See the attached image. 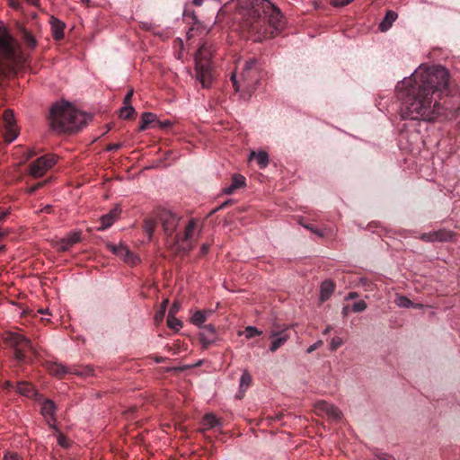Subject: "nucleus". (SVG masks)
Listing matches in <instances>:
<instances>
[{"mask_svg":"<svg viewBox=\"0 0 460 460\" xmlns=\"http://www.w3.org/2000/svg\"><path fill=\"white\" fill-rule=\"evenodd\" d=\"M156 223L154 219L146 218L144 221V231L148 235V239L151 240L155 233Z\"/></svg>","mask_w":460,"mask_h":460,"instance_id":"c756f323","label":"nucleus"},{"mask_svg":"<svg viewBox=\"0 0 460 460\" xmlns=\"http://www.w3.org/2000/svg\"><path fill=\"white\" fill-rule=\"evenodd\" d=\"M120 257L125 262L135 264L139 261L138 257H137L126 245L121 251Z\"/></svg>","mask_w":460,"mask_h":460,"instance_id":"bb28decb","label":"nucleus"},{"mask_svg":"<svg viewBox=\"0 0 460 460\" xmlns=\"http://www.w3.org/2000/svg\"><path fill=\"white\" fill-rule=\"evenodd\" d=\"M299 224L305 227V229L309 230L310 232L315 234L317 236L319 237H323L325 235V233L323 230L322 229H319L317 227H315L314 225L312 224H305L303 222H299Z\"/></svg>","mask_w":460,"mask_h":460,"instance_id":"c9c22d12","label":"nucleus"},{"mask_svg":"<svg viewBox=\"0 0 460 460\" xmlns=\"http://www.w3.org/2000/svg\"><path fill=\"white\" fill-rule=\"evenodd\" d=\"M357 297H358V294L357 292H349L346 299H355Z\"/></svg>","mask_w":460,"mask_h":460,"instance_id":"13d9d810","label":"nucleus"},{"mask_svg":"<svg viewBox=\"0 0 460 460\" xmlns=\"http://www.w3.org/2000/svg\"><path fill=\"white\" fill-rule=\"evenodd\" d=\"M199 339L202 347L208 349L217 339L215 326L211 323L203 325Z\"/></svg>","mask_w":460,"mask_h":460,"instance_id":"2eb2a0df","label":"nucleus"},{"mask_svg":"<svg viewBox=\"0 0 460 460\" xmlns=\"http://www.w3.org/2000/svg\"><path fill=\"white\" fill-rule=\"evenodd\" d=\"M205 50V46L200 47L195 58L196 79L203 88H209L213 81V75L211 64Z\"/></svg>","mask_w":460,"mask_h":460,"instance_id":"6e6552de","label":"nucleus"},{"mask_svg":"<svg viewBox=\"0 0 460 460\" xmlns=\"http://www.w3.org/2000/svg\"><path fill=\"white\" fill-rule=\"evenodd\" d=\"M58 433V443L62 447H69V441L66 437H65L61 431L58 429V431H56Z\"/></svg>","mask_w":460,"mask_h":460,"instance_id":"a19ab883","label":"nucleus"},{"mask_svg":"<svg viewBox=\"0 0 460 460\" xmlns=\"http://www.w3.org/2000/svg\"><path fill=\"white\" fill-rule=\"evenodd\" d=\"M6 216H7V212H4V213L0 214V221H3Z\"/></svg>","mask_w":460,"mask_h":460,"instance_id":"774afa93","label":"nucleus"},{"mask_svg":"<svg viewBox=\"0 0 460 460\" xmlns=\"http://www.w3.org/2000/svg\"><path fill=\"white\" fill-rule=\"evenodd\" d=\"M167 304H168L167 299L163 301L160 310L156 312L155 316L156 321L163 319V317L165 314V311H166Z\"/></svg>","mask_w":460,"mask_h":460,"instance_id":"ea45409f","label":"nucleus"},{"mask_svg":"<svg viewBox=\"0 0 460 460\" xmlns=\"http://www.w3.org/2000/svg\"><path fill=\"white\" fill-rule=\"evenodd\" d=\"M135 114V109L131 104H124L119 110V117L124 119H131Z\"/></svg>","mask_w":460,"mask_h":460,"instance_id":"7c9ffc66","label":"nucleus"},{"mask_svg":"<svg viewBox=\"0 0 460 460\" xmlns=\"http://www.w3.org/2000/svg\"><path fill=\"white\" fill-rule=\"evenodd\" d=\"M81 241V232H71L62 238L57 244L60 252L68 251L74 244Z\"/></svg>","mask_w":460,"mask_h":460,"instance_id":"f3484780","label":"nucleus"},{"mask_svg":"<svg viewBox=\"0 0 460 460\" xmlns=\"http://www.w3.org/2000/svg\"><path fill=\"white\" fill-rule=\"evenodd\" d=\"M205 0H192V4L195 6H201Z\"/></svg>","mask_w":460,"mask_h":460,"instance_id":"052dcab7","label":"nucleus"},{"mask_svg":"<svg viewBox=\"0 0 460 460\" xmlns=\"http://www.w3.org/2000/svg\"><path fill=\"white\" fill-rule=\"evenodd\" d=\"M202 226H199L198 220L195 218H191L189 220L188 224L185 226L182 233H177L174 235V243H190L194 238L195 234L199 235L201 233Z\"/></svg>","mask_w":460,"mask_h":460,"instance_id":"ddd939ff","label":"nucleus"},{"mask_svg":"<svg viewBox=\"0 0 460 460\" xmlns=\"http://www.w3.org/2000/svg\"><path fill=\"white\" fill-rule=\"evenodd\" d=\"M374 460H395V458L391 455L378 454V455H376Z\"/></svg>","mask_w":460,"mask_h":460,"instance_id":"09e8293b","label":"nucleus"},{"mask_svg":"<svg viewBox=\"0 0 460 460\" xmlns=\"http://www.w3.org/2000/svg\"><path fill=\"white\" fill-rule=\"evenodd\" d=\"M17 392L24 396L28 395L29 385L26 382H20L17 384Z\"/></svg>","mask_w":460,"mask_h":460,"instance_id":"79ce46f5","label":"nucleus"},{"mask_svg":"<svg viewBox=\"0 0 460 460\" xmlns=\"http://www.w3.org/2000/svg\"><path fill=\"white\" fill-rule=\"evenodd\" d=\"M133 93H134V91L133 89H130L127 93L126 95L124 96V99H123V103L124 104H130L131 102V99H132V96H133Z\"/></svg>","mask_w":460,"mask_h":460,"instance_id":"3c124183","label":"nucleus"},{"mask_svg":"<svg viewBox=\"0 0 460 460\" xmlns=\"http://www.w3.org/2000/svg\"><path fill=\"white\" fill-rule=\"evenodd\" d=\"M246 339L250 340L261 335L262 332L254 326H247L243 331Z\"/></svg>","mask_w":460,"mask_h":460,"instance_id":"f704fd0d","label":"nucleus"},{"mask_svg":"<svg viewBox=\"0 0 460 460\" xmlns=\"http://www.w3.org/2000/svg\"><path fill=\"white\" fill-rule=\"evenodd\" d=\"M180 309V305L177 303H173V305L171 306L168 315H175Z\"/></svg>","mask_w":460,"mask_h":460,"instance_id":"603ef678","label":"nucleus"},{"mask_svg":"<svg viewBox=\"0 0 460 460\" xmlns=\"http://www.w3.org/2000/svg\"><path fill=\"white\" fill-rule=\"evenodd\" d=\"M36 45H37V41H36L35 38L31 34V49L35 48Z\"/></svg>","mask_w":460,"mask_h":460,"instance_id":"680f3d73","label":"nucleus"},{"mask_svg":"<svg viewBox=\"0 0 460 460\" xmlns=\"http://www.w3.org/2000/svg\"><path fill=\"white\" fill-rule=\"evenodd\" d=\"M327 406H332V403L325 401H319L316 402V409L325 414H327V411H329V407Z\"/></svg>","mask_w":460,"mask_h":460,"instance_id":"c03bdc74","label":"nucleus"},{"mask_svg":"<svg viewBox=\"0 0 460 460\" xmlns=\"http://www.w3.org/2000/svg\"><path fill=\"white\" fill-rule=\"evenodd\" d=\"M52 36L56 40H60L64 38L65 23L58 19L51 17L50 21Z\"/></svg>","mask_w":460,"mask_h":460,"instance_id":"4be33fe9","label":"nucleus"},{"mask_svg":"<svg viewBox=\"0 0 460 460\" xmlns=\"http://www.w3.org/2000/svg\"><path fill=\"white\" fill-rule=\"evenodd\" d=\"M57 156L52 154L44 155L31 163V177H40L57 163Z\"/></svg>","mask_w":460,"mask_h":460,"instance_id":"f8f14e48","label":"nucleus"},{"mask_svg":"<svg viewBox=\"0 0 460 460\" xmlns=\"http://www.w3.org/2000/svg\"><path fill=\"white\" fill-rule=\"evenodd\" d=\"M270 338L273 339L270 346V351L275 352L287 342L289 339V334L286 330H282L280 332H272Z\"/></svg>","mask_w":460,"mask_h":460,"instance_id":"6ab92c4d","label":"nucleus"},{"mask_svg":"<svg viewBox=\"0 0 460 460\" xmlns=\"http://www.w3.org/2000/svg\"><path fill=\"white\" fill-rule=\"evenodd\" d=\"M4 341L13 349L14 358L18 362L25 360L29 341L22 334L8 332L4 335Z\"/></svg>","mask_w":460,"mask_h":460,"instance_id":"1a4fd4ad","label":"nucleus"},{"mask_svg":"<svg viewBox=\"0 0 460 460\" xmlns=\"http://www.w3.org/2000/svg\"><path fill=\"white\" fill-rule=\"evenodd\" d=\"M23 58L17 42L6 32H0V72L16 70L22 66Z\"/></svg>","mask_w":460,"mask_h":460,"instance_id":"39448f33","label":"nucleus"},{"mask_svg":"<svg viewBox=\"0 0 460 460\" xmlns=\"http://www.w3.org/2000/svg\"><path fill=\"white\" fill-rule=\"evenodd\" d=\"M167 325L169 328L173 330H180L182 326V323L181 320L176 318L174 315H168L167 316Z\"/></svg>","mask_w":460,"mask_h":460,"instance_id":"72a5a7b5","label":"nucleus"},{"mask_svg":"<svg viewBox=\"0 0 460 460\" xmlns=\"http://www.w3.org/2000/svg\"><path fill=\"white\" fill-rule=\"evenodd\" d=\"M343 344V340L341 337H333L330 343V349L335 351Z\"/></svg>","mask_w":460,"mask_h":460,"instance_id":"58836bf2","label":"nucleus"},{"mask_svg":"<svg viewBox=\"0 0 460 460\" xmlns=\"http://www.w3.org/2000/svg\"><path fill=\"white\" fill-rule=\"evenodd\" d=\"M335 290V284L331 279H325L320 287V300H328Z\"/></svg>","mask_w":460,"mask_h":460,"instance_id":"412c9836","label":"nucleus"},{"mask_svg":"<svg viewBox=\"0 0 460 460\" xmlns=\"http://www.w3.org/2000/svg\"><path fill=\"white\" fill-rule=\"evenodd\" d=\"M200 432L206 433L210 429L222 427L221 420L212 412L206 413L201 420Z\"/></svg>","mask_w":460,"mask_h":460,"instance_id":"a211bd4d","label":"nucleus"},{"mask_svg":"<svg viewBox=\"0 0 460 460\" xmlns=\"http://www.w3.org/2000/svg\"><path fill=\"white\" fill-rule=\"evenodd\" d=\"M395 304L402 308H410L413 306V302L403 295L397 296L395 298Z\"/></svg>","mask_w":460,"mask_h":460,"instance_id":"2f4dec72","label":"nucleus"},{"mask_svg":"<svg viewBox=\"0 0 460 460\" xmlns=\"http://www.w3.org/2000/svg\"><path fill=\"white\" fill-rule=\"evenodd\" d=\"M434 232L436 242H448L452 240L454 236L452 231L447 229H439Z\"/></svg>","mask_w":460,"mask_h":460,"instance_id":"c85d7f7f","label":"nucleus"},{"mask_svg":"<svg viewBox=\"0 0 460 460\" xmlns=\"http://www.w3.org/2000/svg\"><path fill=\"white\" fill-rule=\"evenodd\" d=\"M89 117L69 102H57L50 109V126L58 133H73L81 129Z\"/></svg>","mask_w":460,"mask_h":460,"instance_id":"7ed1b4c3","label":"nucleus"},{"mask_svg":"<svg viewBox=\"0 0 460 460\" xmlns=\"http://www.w3.org/2000/svg\"><path fill=\"white\" fill-rule=\"evenodd\" d=\"M31 399H33L36 403V407L39 409L40 413L44 419L49 428L54 431H58L57 426V405L56 403L40 394L31 385Z\"/></svg>","mask_w":460,"mask_h":460,"instance_id":"0eeeda50","label":"nucleus"},{"mask_svg":"<svg viewBox=\"0 0 460 460\" xmlns=\"http://www.w3.org/2000/svg\"><path fill=\"white\" fill-rule=\"evenodd\" d=\"M49 371L52 376L57 377H63L67 374H74L80 376H93V368L91 366L84 367H66L59 363H51L49 366Z\"/></svg>","mask_w":460,"mask_h":460,"instance_id":"9b49d317","label":"nucleus"},{"mask_svg":"<svg viewBox=\"0 0 460 460\" xmlns=\"http://www.w3.org/2000/svg\"><path fill=\"white\" fill-rule=\"evenodd\" d=\"M121 208L119 206H115L107 214L103 215L101 219V225L97 227L98 231H104L111 227L114 222L119 217Z\"/></svg>","mask_w":460,"mask_h":460,"instance_id":"dca6fc26","label":"nucleus"},{"mask_svg":"<svg viewBox=\"0 0 460 460\" xmlns=\"http://www.w3.org/2000/svg\"><path fill=\"white\" fill-rule=\"evenodd\" d=\"M255 159L259 167L261 169H264L268 166L270 158L269 155L266 151H259L258 153L252 151L250 155V159Z\"/></svg>","mask_w":460,"mask_h":460,"instance_id":"b1692460","label":"nucleus"},{"mask_svg":"<svg viewBox=\"0 0 460 460\" xmlns=\"http://www.w3.org/2000/svg\"><path fill=\"white\" fill-rule=\"evenodd\" d=\"M252 376L247 370H244L240 378L239 393L243 394L251 385Z\"/></svg>","mask_w":460,"mask_h":460,"instance_id":"cd10ccee","label":"nucleus"},{"mask_svg":"<svg viewBox=\"0 0 460 460\" xmlns=\"http://www.w3.org/2000/svg\"><path fill=\"white\" fill-rule=\"evenodd\" d=\"M245 177L241 174H234L232 178V182L229 186L223 189L225 194H233L237 189L245 186Z\"/></svg>","mask_w":460,"mask_h":460,"instance_id":"aec40b11","label":"nucleus"},{"mask_svg":"<svg viewBox=\"0 0 460 460\" xmlns=\"http://www.w3.org/2000/svg\"><path fill=\"white\" fill-rule=\"evenodd\" d=\"M157 117L155 113L152 112H144L141 117V124L139 126V130H146L148 126L152 123L156 124Z\"/></svg>","mask_w":460,"mask_h":460,"instance_id":"393cba45","label":"nucleus"},{"mask_svg":"<svg viewBox=\"0 0 460 460\" xmlns=\"http://www.w3.org/2000/svg\"><path fill=\"white\" fill-rule=\"evenodd\" d=\"M460 98L457 95H448L447 86L436 94L434 120L452 119L458 116Z\"/></svg>","mask_w":460,"mask_h":460,"instance_id":"423d86ee","label":"nucleus"},{"mask_svg":"<svg viewBox=\"0 0 460 460\" xmlns=\"http://www.w3.org/2000/svg\"><path fill=\"white\" fill-rule=\"evenodd\" d=\"M210 245L208 243H203L200 247L201 255H206L209 251Z\"/></svg>","mask_w":460,"mask_h":460,"instance_id":"6e6d98bb","label":"nucleus"},{"mask_svg":"<svg viewBox=\"0 0 460 460\" xmlns=\"http://www.w3.org/2000/svg\"><path fill=\"white\" fill-rule=\"evenodd\" d=\"M172 123L169 119L156 120V124L154 125V128L165 129V128L172 127Z\"/></svg>","mask_w":460,"mask_h":460,"instance_id":"a18cd8bd","label":"nucleus"},{"mask_svg":"<svg viewBox=\"0 0 460 460\" xmlns=\"http://www.w3.org/2000/svg\"><path fill=\"white\" fill-rule=\"evenodd\" d=\"M164 360H165V358H164V357H155V361L156 363H162V362H164Z\"/></svg>","mask_w":460,"mask_h":460,"instance_id":"0e129e2a","label":"nucleus"},{"mask_svg":"<svg viewBox=\"0 0 460 460\" xmlns=\"http://www.w3.org/2000/svg\"><path fill=\"white\" fill-rule=\"evenodd\" d=\"M39 6V0H31V6Z\"/></svg>","mask_w":460,"mask_h":460,"instance_id":"338daca9","label":"nucleus"},{"mask_svg":"<svg viewBox=\"0 0 460 460\" xmlns=\"http://www.w3.org/2000/svg\"><path fill=\"white\" fill-rule=\"evenodd\" d=\"M183 16L185 19H191L193 22V24H197L199 22V20L197 18V15L194 11L190 10L188 5L185 6L183 11Z\"/></svg>","mask_w":460,"mask_h":460,"instance_id":"e433bc0d","label":"nucleus"},{"mask_svg":"<svg viewBox=\"0 0 460 460\" xmlns=\"http://www.w3.org/2000/svg\"><path fill=\"white\" fill-rule=\"evenodd\" d=\"M108 248L109 250L115 255L117 256H119L120 253H121V251L122 249L124 248V244H119V245H116V244H112V243H109L108 245Z\"/></svg>","mask_w":460,"mask_h":460,"instance_id":"37998d69","label":"nucleus"},{"mask_svg":"<svg viewBox=\"0 0 460 460\" xmlns=\"http://www.w3.org/2000/svg\"><path fill=\"white\" fill-rule=\"evenodd\" d=\"M210 314V312L206 311H196L191 318V322L193 324L199 326L202 329L203 323L207 321L208 316Z\"/></svg>","mask_w":460,"mask_h":460,"instance_id":"a878e982","label":"nucleus"},{"mask_svg":"<svg viewBox=\"0 0 460 460\" xmlns=\"http://www.w3.org/2000/svg\"><path fill=\"white\" fill-rule=\"evenodd\" d=\"M323 344V341H317L316 342H314V344H312L311 346H309L306 349V352L308 354L312 353L313 351H314L315 349H317L319 347H321Z\"/></svg>","mask_w":460,"mask_h":460,"instance_id":"8fccbe9b","label":"nucleus"},{"mask_svg":"<svg viewBox=\"0 0 460 460\" xmlns=\"http://www.w3.org/2000/svg\"><path fill=\"white\" fill-rule=\"evenodd\" d=\"M328 407H329V411H327V414H326L328 416V418H330L333 420H339L341 419L342 413L337 406L332 404V406H328Z\"/></svg>","mask_w":460,"mask_h":460,"instance_id":"473e14b6","label":"nucleus"},{"mask_svg":"<svg viewBox=\"0 0 460 460\" xmlns=\"http://www.w3.org/2000/svg\"><path fill=\"white\" fill-rule=\"evenodd\" d=\"M4 460H21L17 455H13V456H4Z\"/></svg>","mask_w":460,"mask_h":460,"instance_id":"bf43d9fd","label":"nucleus"},{"mask_svg":"<svg viewBox=\"0 0 460 460\" xmlns=\"http://www.w3.org/2000/svg\"><path fill=\"white\" fill-rule=\"evenodd\" d=\"M397 17L398 14L394 11H387L384 19L379 23V30L383 32L387 31L392 27Z\"/></svg>","mask_w":460,"mask_h":460,"instance_id":"5701e85b","label":"nucleus"},{"mask_svg":"<svg viewBox=\"0 0 460 460\" xmlns=\"http://www.w3.org/2000/svg\"><path fill=\"white\" fill-rule=\"evenodd\" d=\"M9 4L15 10H20L22 8L21 4L18 0H8Z\"/></svg>","mask_w":460,"mask_h":460,"instance_id":"5fc2aeb1","label":"nucleus"},{"mask_svg":"<svg viewBox=\"0 0 460 460\" xmlns=\"http://www.w3.org/2000/svg\"><path fill=\"white\" fill-rule=\"evenodd\" d=\"M121 146H122V144L114 143V144H110L106 149H107V151H116V150L119 149Z\"/></svg>","mask_w":460,"mask_h":460,"instance_id":"864d4df0","label":"nucleus"},{"mask_svg":"<svg viewBox=\"0 0 460 460\" xmlns=\"http://www.w3.org/2000/svg\"><path fill=\"white\" fill-rule=\"evenodd\" d=\"M4 138L6 143L13 142L18 136V129L15 126L14 116L12 111L5 110L3 114Z\"/></svg>","mask_w":460,"mask_h":460,"instance_id":"4468645a","label":"nucleus"},{"mask_svg":"<svg viewBox=\"0 0 460 460\" xmlns=\"http://www.w3.org/2000/svg\"><path fill=\"white\" fill-rule=\"evenodd\" d=\"M231 201H232V200L225 201L221 206H219L218 208H217L215 209V211H217V210H219V209H221V208H226L228 204H230V203H231Z\"/></svg>","mask_w":460,"mask_h":460,"instance_id":"e2e57ef3","label":"nucleus"},{"mask_svg":"<svg viewBox=\"0 0 460 460\" xmlns=\"http://www.w3.org/2000/svg\"><path fill=\"white\" fill-rule=\"evenodd\" d=\"M261 69L256 58L247 60L242 69L240 81L236 78V74L232 73L231 82L236 93H240L242 98H250L255 92L257 84L260 82Z\"/></svg>","mask_w":460,"mask_h":460,"instance_id":"20e7f679","label":"nucleus"},{"mask_svg":"<svg viewBox=\"0 0 460 460\" xmlns=\"http://www.w3.org/2000/svg\"><path fill=\"white\" fill-rule=\"evenodd\" d=\"M354 0H331V4L335 7H343L353 2Z\"/></svg>","mask_w":460,"mask_h":460,"instance_id":"de8ad7c7","label":"nucleus"},{"mask_svg":"<svg viewBox=\"0 0 460 460\" xmlns=\"http://www.w3.org/2000/svg\"><path fill=\"white\" fill-rule=\"evenodd\" d=\"M237 4L243 26L253 34L254 41L271 38L283 27L282 13L270 0H237Z\"/></svg>","mask_w":460,"mask_h":460,"instance_id":"f03ea898","label":"nucleus"},{"mask_svg":"<svg viewBox=\"0 0 460 460\" xmlns=\"http://www.w3.org/2000/svg\"><path fill=\"white\" fill-rule=\"evenodd\" d=\"M448 82L449 73L442 66L420 65L404 77L395 87L402 119L434 121L436 94L448 86Z\"/></svg>","mask_w":460,"mask_h":460,"instance_id":"f257e3e1","label":"nucleus"},{"mask_svg":"<svg viewBox=\"0 0 460 460\" xmlns=\"http://www.w3.org/2000/svg\"><path fill=\"white\" fill-rule=\"evenodd\" d=\"M367 303L364 300H359L353 304L352 311L354 313H360V312L365 311L367 309Z\"/></svg>","mask_w":460,"mask_h":460,"instance_id":"4c0bfd02","label":"nucleus"},{"mask_svg":"<svg viewBox=\"0 0 460 460\" xmlns=\"http://www.w3.org/2000/svg\"><path fill=\"white\" fill-rule=\"evenodd\" d=\"M412 307L416 308V309H420V308L423 307V305L413 303V306Z\"/></svg>","mask_w":460,"mask_h":460,"instance_id":"69168bd1","label":"nucleus"},{"mask_svg":"<svg viewBox=\"0 0 460 460\" xmlns=\"http://www.w3.org/2000/svg\"><path fill=\"white\" fill-rule=\"evenodd\" d=\"M46 181H40V182H38L36 184H32L31 183V187H30V190H31V193H32L34 190H38L39 188H40L41 186H43V184L45 183Z\"/></svg>","mask_w":460,"mask_h":460,"instance_id":"4d7b16f0","label":"nucleus"},{"mask_svg":"<svg viewBox=\"0 0 460 460\" xmlns=\"http://www.w3.org/2000/svg\"><path fill=\"white\" fill-rule=\"evenodd\" d=\"M420 239L424 242L434 243V242H436L435 241V232L432 231V232H429V233H423L420 235Z\"/></svg>","mask_w":460,"mask_h":460,"instance_id":"49530a36","label":"nucleus"},{"mask_svg":"<svg viewBox=\"0 0 460 460\" xmlns=\"http://www.w3.org/2000/svg\"><path fill=\"white\" fill-rule=\"evenodd\" d=\"M157 220L161 224L164 234L174 238L181 217L169 209L163 208L157 213Z\"/></svg>","mask_w":460,"mask_h":460,"instance_id":"9d476101","label":"nucleus"}]
</instances>
